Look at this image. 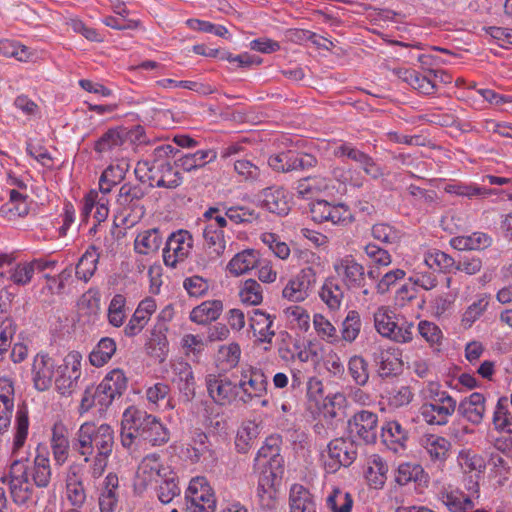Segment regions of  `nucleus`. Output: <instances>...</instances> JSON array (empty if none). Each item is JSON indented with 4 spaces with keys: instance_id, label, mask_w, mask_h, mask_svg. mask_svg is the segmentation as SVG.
I'll use <instances>...</instances> for the list:
<instances>
[{
    "instance_id": "1",
    "label": "nucleus",
    "mask_w": 512,
    "mask_h": 512,
    "mask_svg": "<svg viewBox=\"0 0 512 512\" xmlns=\"http://www.w3.org/2000/svg\"><path fill=\"white\" fill-rule=\"evenodd\" d=\"M114 443V430L110 425L84 422L72 440V449L88 463L94 454L111 456Z\"/></svg>"
},
{
    "instance_id": "2",
    "label": "nucleus",
    "mask_w": 512,
    "mask_h": 512,
    "mask_svg": "<svg viewBox=\"0 0 512 512\" xmlns=\"http://www.w3.org/2000/svg\"><path fill=\"white\" fill-rule=\"evenodd\" d=\"M127 388V378L120 369L110 371L97 386L85 389L79 406L82 415L91 408L98 406L99 411H105L116 397H120Z\"/></svg>"
},
{
    "instance_id": "3",
    "label": "nucleus",
    "mask_w": 512,
    "mask_h": 512,
    "mask_svg": "<svg viewBox=\"0 0 512 512\" xmlns=\"http://www.w3.org/2000/svg\"><path fill=\"white\" fill-rule=\"evenodd\" d=\"M149 187L144 183H124L117 196L118 210L115 216L121 225L130 228L136 225L146 213V195Z\"/></svg>"
},
{
    "instance_id": "4",
    "label": "nucleus",
    "mask_w": 512,
    "mask_h": 512,
    "mask_svg": "<svg viewBox=\"0 0 512 512\" xmlns=\"http://www.w3.org/2000/svg\"><path fill=\"white\" fill-rule=\"evenodd\" d=\"M374 326L381 336L398 343H406L413 338L414 324L397 316L388 307L382 306L376 310Z\"/></svg>"
},
{
    "instance_id": "5",
    "label": "nucleus",
    "mask_w": 512,
    "mask_h": 512,
    "mask_svg": "<svg viewBox=\"0 0 512 512\" xmlns=\"http://www.w3.org/2000/svg\"><path fill=\"white\" fill-rule=\"evenodd\" d=\"M82 356L77 351L66 355L63 364L56 370L55 386L62 395L70 394L77 385L81 375L80 365Z\"/></svg>"
},
{
    "instance_id": "6",
    "label": "nucleus",
    "mask_w": 512,
    "mask_h": 512,
    "mask_svg": "<svg viewBox=\"0 0 512 512\" xmlns=\"http://www.w3.org/2000/svg\"><path fill=\"white\" fill-rule=\"evenodd\" d=\"M193 247L192 235L186 230L171 233L163 249V260L166 266L176 267L184 261Z\"/></svg>"
},
{
    "instance_id": "7",
    "label": "nucleus",
    "mask_w": 512,
    "mask_h": 512,
    "mask_svg": "<svg viewBox=\"0 0 512 512\" xmlns=\"http://www.w3.org/2000/svg\"><path fill=\"white\" fill-rule=\"evenodd\" d=\"M456 407V400L447 392H443L441 398H435V401L422 404L420 414L429 425H445L448 423V418L455 412Z\"/></svg>"
},
{
    "instance_id": "8",
    "label": "nucleus",
    "mask_w": 512,
    "mask_h": 512,
    "mask_svg": "<svg viewBox=\"0 0 512 512\" xmlns=\"http://www.w3.org/2000/svg\"><path fill=\"white\" fill-rule=\"evenodd\" d=\"M311 218L314 222L322 223L330 221L333 224L346 226L353 222L354 218L350 209L339 203L332 205L325 200H319L310 207Z\"/></svg>"
},
{
    "instance_id": "9",
    "label": "nucleus",
    "mask_w": 512,
    "mask_h": 512,
    "mask_svg": "<svg viewBox=\"0 0 512 512\" xmlns=\"http://www.w3.org/2000/svg\"><path fill=\"white\" fill-rule=\"evenodd\" d=\"M377 414L362 410L354 414L348 421V430L351 436L358 437L365 444H373L378 432Z\"/></svg>"
},
{
    "instance_id": "10",
    "label": "nucleus",
    "mask_w": 512,
    "mask_h": 512,
    "mask_svg": "<svg viewBox=\"0 0 512 512\" xmlns=\"http://www.w3.org/2000/svg\"><path fill=\"white\" fill-rule=\"evenodd\" d=\"M138 424L142 440L149 442L153 446H161L169 441V430L160 422V420L145 410L137 408Z\"/></svg>"
},
{
    "instance_id": "11",
    "label": "nucleus",
    "mask_w": 512,
    "mask_h": 512,
    "mask_svg": "<svg viewBox=\"0 0 512 512\" xmlns=\"http://www.w3.org/2000/svg\"><path fill=\"white\" fill-rule=\"evenodd\" d=\"M317 159L307 153H296L292 151L273 155L269 158V166L277 172H291L305 170L314 167Z\"/></svg>"
},
{
    "instance_id": "12",
    "label": "nucleus",
    "mask_w": 512,
    "mask_h": 512,
    "mask_svg": "<svg viewBox=\"0 0 512 512\" xmlns=\"http://www.w3.org/2000/svg\"><path fill=\"white\" fill-rule=\"evenodd\" d=\"M328 455L331 460L327 465L335 472L339 467L350 466L357 457V445L351 438H336L328 444Z\"/></svg>"
},
{
    "instance_id": "13",
    "label": "nucleus",
    "mask_w": 512,
    "mask_h": 512,
    "mask_svg": "<svg viewBox=\"0 0 512 512\" xmlns=\"http://www.w3.org/2000/svg\"><path fill=\"white\" fill-rule=\"evenodd\" d=\"M372 360L379 377L382 379L395 377L402 372L403 361L401 353L396 348H378L373 352Z\"/></svg>"
},
{
    "instance_id": "14",
    "label": "nucleus",
    "mask_w": 512,
    "mask_h": 512,
    "mask_svg": "<svg viewBox=\"0 0 512 512\" xmlns=\"http://www.w3.org/2000/svg\"><path fill=\"white\" fill-rule=\"evenodd\" d=\"M316 282V273L313 268H304L295 277L290 279L282 291L284 298L301 302L309 295V290Z\"/></svg>"
},
{
    "instance_id": "15",
    "label": "nucleus",
    "mask_w": 512,
    "mask_h": 512,
    "mask_svg": "<svg viewBox=\"0 0 512 512\" xmlns=\"http://www.w3.org/2000/svg\"><path fill=\"white\" fill-rule=\"evenodd\" d=\"M138 424L137 407H128L122 416L120 441L122 446L130 452L136 451L142 440Z\"/></svg>"
},
{
    "instance_id": "16",
    "label": "nucleus",
    "mask_w": 512,
    "mask_h": 512,
    "mask_svg": "<svg viewBox=\"0 0 512 512\" xmlns=\"http://www.w3.org/2000/svg\"><path fill=\"white\" fill-rule=\"evenodd\" d=\"M169 468L163 466L160 460V455L152 453L146 455L140 462L136 477L139 485L147 487L153 482L158 483L162 478L167 477Z\"/></svg>"
},
{
    "instance_id": "17",
    "label": "nucleus",
    "mask_w": 512,
    "mask_h": 512,
    "mask_svg": "<svg viewBox=\"0 0 512 512\" xmlns=\"http://www.w3.org/2000/svg\"><path fill=\"white\" fill-rule=\"evenodd\" d=\"M261 206L271 213L285 216L291 209V197L282 187H267L259 194Z\"/></svg>"
},
{
    "instance_id": "18",
    "label": "nucleus",
    "mask_w": 512,
    "mask_h": 512,
    "mask_svg": "<svg viewBox=\"0 0 512 512\" xmlns=\"http://www.w3.org/2000/svg\"><path fill=\"white\" fill-rule=\"evenodd\" d=\"M206 386L209 396L219 405L230 403L237 396L236 383L222 375L209 374Z\"/></svg>"
},
{
    "instance_id": "19",
    "label": "nucleus",
    "mask_w": 512,
    "mask_h": 512,
    "mask_svg": "<svg viewBox=\"0 0 512 512\" xmlns=\"http://www.w3.org/2000/svg\"><path fill=\"white\" fill-rule=\"evenodd\" d=\"M150 172L149 180H156V187L173 189L178 187L182 182V177L178 171L173 169L169 161L154 160L150 166L144 163Z\"/></svg>"
},
{
    "instance_id": "20",
    "label": "nucleus",
    "mask_w": 512,
    "mask_h": 512,
    "mask_svg": "<svg viewBox=\"0 0 512 512\" xmlns=\"http://www.w3.org/2000/svg\"><path fill=\"white\" fill-rule=\"evenodd\" d=\"M185 501V504H197L203 507L209 505L211 510L216 508L214 493L205 477H195L190 481Z\"/></svg>"
},
{
    "instance_id": "21",
    "label": "nucleus",
    "mask_w": 512,
    "mask_h": 512,
    "mask_svg": "<svg viewBox=\"0 0 512 512\" xmlns=\"http://www.w3.org/2000/svg\"><path fill=\"white\" fill-rule=\"evenodd\" d=\"M421 445L430 457V461L438 467L444 466L452 452V444L445 437L428 434L421 439Z\"/></svg>"
},
{
    "instance_id": "22",
    "label": "nucleus",
    "mask_w": 512,
    "mask_h": 512,
    "mask_svg": "<svg viewBox=\"0 0 512 512\" xmlns=\"http://www.w3.org/2000/svg\"><path fill=\"white\" fill-rule=\"evenodd\" d=\"M55 363L48 354L39 353L33 361V382L39 391L47 390L53 381Z\"/></svg>"
},
{
    "instance_id": "23",
    "label": "nucleus",
    "mask_w": 512,
    "mask_h": 512,
    "mask_svg": "<svg viewBox=\"0 0 512 512\" xmlns=\"http://www.w3.org/2000/svg\"><path fill=\"white\" fill-rule=\"evenodd\" d=\"M338 275H343L344 281L349 288H358L363 286L364 267L357 263L352 256L340 259L334 265Z\"/></svg>"
},
{
    "instance_id": "24",
    "label": "nucleus",
    "mask_w": 512,
    "mask_h": 512,
    "mask_svg": "<svg viewBox=\"0 0 512 512\" xmlns=\"http://www.w3.org/2000/svg\"><path fill=\"white\" fill-rule=\"evenodd\" d=\"M456 409L470 423L478 425L484 417L485 397L481 393L474 392L469 397L463 399Z\"/></svg>"
},
{
    "instance_id": "25",
    "label": "nucleus",
    "mask_w": 512,
    "mask_h": 512,
    "mask_svg": "<svg viewBox=\"0 0 512 512\" xmlns=\"http://www.w3.org/2000/svg\"><path fill=\"white\" fill-rule=\"evenodd\" d=\"M175 375L173 382L177 383L178 389L187 401L195 396V377L191 365L185 361L175 362L172 366Z\"/></svg>"
},
{
    "instance_id": "26",
    "label": "nucleus",
    "mask_w": 512,
    "mask_h": 512,
    "mask_svg": "<svg viewBox=\"0 0 512 512\" xmlns=\"http://www.w3.org/2000/svg\"><path fill=\"white\" fill-rule=\"evenodd\" d=\"M289 508V512H317L313 494L299 484H294L290 489Z\"/></svg>"
},
{
    "instance_id": "27",
    "label": "nucleus",
    "mask_w": 512,
    "mask_h": 512,
    "mask_svg": "<svg viewBox=\"0 0 512 512\" xmlns=\"http://www.w3.org/2000/svg\"><path fill=\"white\" fill-rule=\"evenodd\" d=\"M70 442L68 431L62 423H55L52 428L51 449L57 465H63L69 455Z\"/></svg>"
},
{
    "instance_id": "28",
    "label": "nucleus",
    "mask_w": 512,
    "mask_h": 512,
    "mask_svg": "<svg viewBox=\"0 0 512 512\" xmlns=\"http://www.w3.org/2000/svg\"><path fill=\"white\" fill-rule=\"evenodd\" d=\"M223 303L220 300L204 301L200 305L194 307L190 312V320L197 324H208L215 321L221 315Z\"/></svg>"
},
{
    "instance_id": "29",
    "label": "nucleus",
    "mask_w": 512,
    "mask_h": 512,
    "mask_svg": "<svg viewBox=\"0 0 512 512\" xmlns=\"http://www.w3.org/2000/svg\"><path fill=\"white\" fill-rule=\"evenodd\" d=\"M273 318L265 312L255 309L250 317V327L255 335H258V340L262 343H271L272 338L275 336V331L272 330Z\"/></svg>"
},
{
    "instance_id": "30",
    "label": "nucleus",
    "mask_w": 512,
    "mask_h": 512,
    "mask_svg": "<svg viewBox=\"0 0 512 512\" xmlns=\"http://www.w3.org/2000/svg\"><path fill=\"white\" fill-rule=\"evenodd\" d=\"M167 327L161 323L152 330L151 337L147 343V351L151 357L162 363L168 354V340L165 335Z\"/></svg>"
},
{
    "instance_id": "31",
    "label": "nucleus",
    "mask_w": 512,
    "mask_h": 512,
    "mask_svg": "<svg viewBox=\"0 0 512 512\" xmlns=\"http://www.w3.org/2000/svg\"><path fill=\"white\" fill-rule=\"evenodd\" d=\"M492 243L489 235L483 232H474L467 236H456L450 240V245L459 251L483 250Z\"/></svg>"
},
{
    "instance_id": "32",
    "label": "nucleus",
    "mask_w": 512,
    "mask_h": 512,
    "mask_svg": "<svg viewBox=\"0 0 512 512\" xmlns=\"http://www.w3.org/2000/svg\"><path fill=\"white\" fill-rule=\"evenodd\" d=\"M128 169L129 164L125 160L116 165L108 166L99 179V190L101 193L108 194L115 185L125 178Z\"/></svg>"
},
{
    "instance_id": "33",
    "label": "nucleus",
    "mask_w": 512,
    "mask_h": 512,
    "mask_svg": "<svg viewBox=\"0 0 512 512\" xmlns=\"http://www.w3.org/2000/svg\"><path fill=\"white\" fill-rule=\"evenodd\" d=\"M205 247L211 259L220 257L226 248L223 230L217 229L214 224H208L203 230Z\"/></svg>"
},
{
    "instance_id": "34",
    "label": "nucleus",
    "mask_w": 512,
    "mask_h": 512,
    "mask_svg": "<svg viewBox=\"0 0 512 512\" xmlns=\"http://www.w3.org/2000/svg\"><path fill=\"white\" fill-rule=\"evenodd\" d=\"M258 252L254 249H246L237 253L228 263L227 269L231 274L239 276L255 268L258 264Z\"/></svg>"
},
{
    "instance_id": "35",
    "label": "nucleus",
    "mask_w": 512,
    "mask_h": 512,
    "mask_svg": "<svg viewBox=\"0 0 512 512\" xmlns=\"http://www.w3.org/2000/svg\"><path fill=\"white\" fill-rule=\"evenodd\" d=\"M217 157L214 150H199L193 154H186L179 158L175 164L177 167L184 171L190 172L192 170L204 167L206 164L212 162Z\"/></svg>"
},
{
    "instance_id": "36",
    "label": "nucleus",
    "mask_w": 512,
    "mask_h": 512,
    "mask_svg": "<svg viewBox=\"0 0 512 512\" xmlns=\"http://www.w3.org/2000/svg\"><path fill=\"white\" fill-rule=\"evenodd\" d=\"M128 132L121 127L108 129L94 144L97 153H104L122 146L127 140Z\"/></svg>"
},
{
    "instance_id": "37",
    "label": "nucleus",
    "mask_w": 512,
    "mask_h": 512,
    "mask_svg": "<svg viewBox=\"0 0 512 512\" xmlns=\"http://www.w3.org/2000/svg\"><path fill=\"white\" fill-rule=\"evenodd\" d=\"M267 384V378L261 370L251 371L247 386L242 391L243 396L240 399L247 403L254 398L263 397L267 392Z\"/></svg>"
},
{
    "instance_id": "38",
    "label": "nucleus",
    "mask_w": 512,
    "mask_h": 512,
    "mask_svg": "<svg viewBox=\"0 0 512 512\" xmlns=\"http://www.w3.org/2000/svg\"><path fill=\"white\" fill-rule=\"evenodd\" d=\"M257 496L259 506L268 511L277 508V491L273 482H270L269 476H261L258 482Z\"/></svg>"
},
{
    "instance_id": "39",
    "label": "nucleus",
    "mask_w": 512,
    "mask_h": 512,
    "mask_svg": "<svg viewBox=\"0 0 512 512\" xmlns=\"http://www.w3.org/2000/svg\"><path fill=\"white\" fill-rule=\"evenodd\" d=\"M162 243V237L158 229L153 228L143 233H139L134 241L135 251L139 254L147 255L156 252Z\"/></svg>"
},
{
    "instance_id": "40",
    "label": "nucleus",
    "mask_w": 512,
    "mask_h": 512,
    "mask_svg": "<svg viewBox=\"0 0 512 512\" xmlns=\"http://www.w3.org/2000/svg\"><path fill=\"white\" fill-rule=\"evenodd\" d=\"M116 352V343L112 338H102L89 355L92 366L102 367L112 358Z\"/></svg>"
},
{
    "instance_id": "41",
    "label": "nucleus",
    "mask_w": 512,
    "mask_h": 512,
    "mask_svg": "<svg viewBox=\"0 0 512 512\" xmlns=\"http://www.w3.org/2000/svg\"><path fill=\"white\" fill-rule=\"evenodd\" d=\"M319 295L328 308L333 311L340 308L344 298L342 287L333 278L326 279Z\"/></svg>"
},
{
    "instance_id": "42",
    "label": "nucleus",
    "mask_w": 512,
    "mask_h": 512,
    "mask_svg": "<svg viewBox=\"0 0 512 512\" xmlns=\"http://www.w3.org/2000/svg\"><path fill=\"white\" fill-rule=\"evenodd\" d=\"M98 259L99 255L96 253V249L94 247L92 250H87L81 256L75 267V276L79 280L88 282L97 269Z\"/></svg>"
},
{
    "instance_id": "43",
    "label": "nucleus",
    "mask_w": 512,
    "mask_h": 512,
    "mask_svg": "<svg viewBox=\"0 0 512 512\" xmlns=\"http://www.w3.org/2000/svg\"><path fill=\"white\" fill-rule=\"evenodd\" d=\"M381 437L386 445L391 444L404 448L408 440V431L398 421H390L382 427Z\"/></svg>"
},
{
    "instance_id": "44",
    "label": "nucleus",
    "mask_w": 512,
    "mask_h": 512,
    "mask_svg": "<svg viewBox=\"0 0 512 512\" xmlns=\"http://www.w3.org/2000/svg\"><path fill=\"white\" fill-rule=\"evenodd\" d=\"M426 478L424 469L418 464L402 463L399 465L395 481L397 484L404 486L410 482L421 483Z\"/></svg>"
},
{
    "instance_id": "45",
    "label": "nucleus",
    "mask_w": 512,
    "mask_h": 512,
    "mask_svg": "<svg viewBox=\"0 0 512 512\" xmlns=\"http://www.w3.org/2000/svg\"><path fill=\"white\" fill-rule=\"evenodd\" d=\"M29 427L28 409L26 405L18 407L16 412V432L13 440L12 452L15 454L21 449L27 439Z\"/></svg>"
},
{
    "instance_id": "46",
    "label": "nucleus",
    "mask_w": 512,
    "mask_h": 512,
    "mask_svg": "<svg viewBox=\"0 0 512 512\" xmlns=\"http://www.w3.org/2000/svg\"><path fill=\"white\" fill-rule=\"evenodd\" d=\"M493 424L496 430L512 434V418L508 411V398L505 396L498 399Z\"/></svg>"
},
{
    "instance_id": "47",
    "label": "nucleus",
    "mask_w": 512,
    "mask_h": 512,
    "mask_svg": "<svg viewBox=\"0 0 512 512\" xmlns=\"http://www.w3.org/2000/svg\"><path fill=\"white\" fill-rule=\"evenodd\" d=\"M348 372L359 386H365L369 381L368 362L360 355H354L349 359Z\"/></svg>"
},
{
    "instance_id": "48",
    "label": "nucleus",
    "mask_w": 512,
    "mask_h": 512,
    "mask_svg": "<svg viewBox=\"0 0 512 512\" xmlns=\"http://www.w3.org/2000/svg\"><path fill=\"white\" fill-rule=\"evenodd\" d=\"M258 435V427L254 422L243 425L237 432L235 447L239 453L246 454Z\"/></svg>"
},
{
    "instance_id": "49",
    "label": "nucleus",
    "mask_w": 512,
    "mask_h": 512,
    "mask_svg": "<svg viewBox=\"0 0 512 512\" xmlns=\"http://www.w3.org/2000/svg\"><path fill=\"white\" fill-rule=\"evenodd\" d=\"M167 477L162 478L158 483L157 496L164 503H170L176 496L180 495V488L176 481V475L168 471Z\"/></svg>"
},
{
    "instance_id": "50",
    "label": "nucleus",
    "mask_w": 512,
    "mask_h": 512,
    "mask_svg": "<svg viewBox=\"0 0 512 512\" xmlns=\"http://www.w3.org/2000/svg\"><path fill=\"white\" fill-rule=\"evenodd\" d=\"M34 484L39 488H45L51 480V468L49 459L44 455H37L34 459L32 473Z\"/></svg>"
},
{
    "instance_id": "51",
    "label": "nucleus",
    "mask_w": 512,
    "mask_h": 512,
    "mask_svg": "<svg viewBox=\"0 0 512 512\" xmlns=\"http://www.w3.org/2000/svg\"><path fill=\"white\" fill-rule=\"evenodd\" d=\"M327 506L332 512H351L353 499L350 493L334 488L327 498Z\"/></svg>"
},
{
    "instance_id": "52",
    "label": "nucleus",
    "mask_w": 512,
    "mask_h": 512,
    "mask_svg": "<svg viewBox=\"0 0 512 512\" xmlns=\"http://www.w3.org/2000/svg\"><path fill=\"white\" fill-rule=\"evenodd\" d=\"M225 216L236 224H250L258 220V212L247 206H232L227 208Z\"/></svg>"
},
{
    "instance_id": "53",
    "label": "nucleus",
    "mask_w": 512,
    "mask_h": 512,
    "mask_svg": "<svg viewBox=\"0 0 512 512\" xmlns=\"http://www.w3.org/2000/svg\"><path fill=\"white\" fill-rule=\"evenodd\" d=\"M361 319L357 311L351 310L342 323V338L347 342H353L359 335Z\"/></svg>"
},
{
    "instance_id": "54",
    "label": "nucleus",
    "mask_w": 512,
    "mask_h": 512,
    "mask_svg": "<svg viewBox=\"0 0 512 512\" xmlns=\"http://www.w3.org/2000/svg\"><path fill=\"white\" fill-rule=\"evenodd\" d=\"M239 296L243 303L249 305H258L262 302V287L254 279H248L244 282L239 292Z\"/></svg>"
},
{
    "instance_id": "55",
    "label": "nucleus",
    "mask_w": 512,
    "mask_h": 512,
    "mask_svg": "<svg viewBox=\"0 0 512 512\" xmlns=\"http://www.w3.org/2000/svg\"><path fill=\"white\" fill-rule=\"evenodd\" d=\"M387 472V465L381 459H378L373 461V466L368 467L365 475L369 485L377 489L384 485Z\"/></svg>"
},
{
    "instance_id": "56",
    "label": "nucleus",
    "mask_w": 512,
    "mask_h": 512,
    "mask_svg": "<svg viewBox=\"0 0 512 512\" xmlns=\"http://www.w3.org/2000/svg\"><path fill=\"white\" fill-rule=\"evenodd\" d=\"M0 54L5 57H13L18 61H27L30 57L28 48L12 40H0Z\"/></svg>"
},
{
    "instance_id": "57",
    "label": "nucleus",
    "mask_w": 512,
    "mask_h": 512,
    "mask_svg": "<svg viewBox=\"0 0 512 512\" xmlns=\"http://www.w3.org/2000/svg\"><path fill=\"white\" fill-rule=\"evenodd\" d=\"M458 462L465 472L482 471L485 468L484 459L471 450H461Z\"/></svg>"
},
{
    "instance_id": "58",
    "label": "nucleus",
    "mask_w": 512,
    "mask_h": 512,
    "mask_svg": "<svg viewBox=\"0 0 512 512\" xmlns=\"http://www.w3.org/2000/svg\"><path fill=\"white\" fill-rule=\"evenodd\" d=\"M124 306L125 297L123 295L117 294L112 298L108 308V319L111 325L120 327L123 324L125 318Z\"/></svg>"
},
{
    "instance_id": "59",
    "label": "nucleus",
    "mask_w": 512,
    "mask_h": 512,
    "mask_svg": "<svg viewBox=\"0 0 512 512\" xmlns=\"http://www.w3.org/2000/svg\"><path fill=\"white\" fill-rule=\"evenodd\" d=\"M488 306V301L481 298L473 302L464 312L462 316V325L464 328H470L473 323L481 317Z\"/></svg>"
},
{
    "instance_id": "60",
    "label": "nucleus",
    "mask_w": 512,
    "mask_h": 512,
    "mask_svg": "<svg viewBox=\"0 0 512 512\" xmlns=\"http://www.w3.org/2000/svg\"><path fill=\"white\" fill-rule=\"evenodd\" d=\"M372 236L383 243L394 244L400 239L398 231L389 224L377 223L372 227Z\"/></svg>"
},
{
    "instance_id": "61",
    "label": "nucleus",
    "mask_w": 512,
    "mask_h": 512,
    "mask_svg": "<svg viewBox=\"0 0 512 512\" xmlns=\"http://www.w3.org/2000/svg\"><path fill=\"white\" fill-rule=\"evenodd\" d=\"M35 271L32 261L19 263L11 271L10 279L16 285H26L31 281Z\"/></svg>"
},
{
    "instance_id": "62",
    "label": "nucleus",
    "mask_w": 512,
    "mask_h": 512,
    "mask_svg": "<svg viewBox=\"0 0 512 512\" xmlns=\"http://www.w3.org/2000/svg\"><path fill=\"white\" fill-rule=\"evenodd\" d=\"M66 495L72 506L81 507L86 501V491L83 482H66Z\"/></svg>"
},
{
    "instance_id": "63",
    "label": "nucleus",
    "mask_w": 512,
    "mask_h": 512,
    "mask_svg": "<svg viewBox=\"0 0 512 512\" xmlns=\"http://www.w3.org/2000/svg\"><path fill=\"white\" fill-rule=\"evenodd\" d=\"M313 324L318 335L323 339L334 341L337 339L336 328L321 314H315Z\"/></svg>"
},
{
    "instance_id": "64",
    "label": "nucleus",
    "mask_w": 512,
    "mask_h": 512,
    "mask_svg": "<svg viewBox=\"0 0 512 512\" xmlns=\"http://www.w3.org/2000/svg\"><path fill=\"white\" fill-rule=\"evenodd\" d=\"M234 170L247 181H255L260 176V168L248 160H237L234 163Z\"/></svg>"
}]
</instances>
